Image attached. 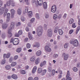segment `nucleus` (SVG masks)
<instances>
[{
  "instance_id": "f257e3e1",
  "label": "nucleus",
  "mask_w": 80,
  "mask_h": 80,
  "mask_svg": "<svg viewBox=\"0 0 80 80\" xmlns=\"http://www.w3.org/2000/svg\"><path fill=\"white\" fill-rule=\"evenodd\" d=\"M14 24L13 22H12L11 24L10 27L9 28L8 31V37L10 38L12 36V33H11V31L14 28Z\"/></svg>"
},
{
  "instance_id": "f03ea898",
  "label": "nucleus",
  "mask_w": 80,
  "mask_h": 80,
  "mask_svg": "<svg viewBox=\"0 0 80 80\" xmlns=\"http://www.w3.org/2000/svg\"><path fill=\"white\" fill-rule=\"evenodd\" d=\"M43 28L41 26H39L37 29V33L38 37H41L42 35Z\"/></svg>"
},
{
  "instance_id": "7ed1b4c3",
  "label": "nucleus",
  "mask_w": 80,
  "mask_h": 80,
  "mask_svg": "<svg viewBox=\"0 0 80 80\" xmlns=\"http://www.w3.org/2000/svg\"><path fill=\"white\" fill-rule=\"evenodd\" d=\"M10 42L12 43L14 45H16L19 43V40L18 38H15L14 39L12 38L10 40Z\"/></svg>"
},
{
  "instance_id": "20e7f679",
  "label": "nucleus",
  "mask_w": 80,
  "mask_h": 80,
  "mask_svg": "<svg viewBox=\"0 0 80 80\" xmlns=\"http://www.w3.org/2000/svg\"><path fill=\"white\" fill-rule=\"evenodd\" d=\"M48 36L49 37H51L52 36V29H49L48 30Z\"/></svg>"
},
{
  "instance_id": "39448f33",
  "label": "nucleus",
  "mask_w": 80,
  "mask_h": 80,
  "mask_svg": "<svg viewBox=\"0 0 80 80\" xmlns=\"http://www.w3.org/2000/svg\"><path fill=\"white\" fill-rule=\"evenodd\" d=\"M51 10L52 12L55 13V12H56V10H57V7H56V6L55 5H53L52 6Z\"/></svg>"
},
{
  "instance_id": "423d86ee",
  "label": "nucleus",
  "mask_w": 80,
  "mask_h": 80,
  "mask_svg": "<svg viewBox=\"0 0 80 80\" xmlns=\"http://www.w3.org/2000/svg\"><path fill=\"white\" fill-rule=\"evenodd\" d=\"M43 4V1H39L38 2H35V5L36 7H38V5L40 6Z\"/></svg>"
},
{
  "instance_id": "0eeeda50",
  "label": "nucleus",
  "mask_w": 80,
  "mask_h": 80,
  "mask_svg": "<svg viewBox=\"0 0 80 80\" xmlns=\"http://www.w3.org/2000/svg\"><path fill=\"white\" fill-rule=\"evenodd\" d=\"M73 46L74 47H77L78 45V42L77 39H75L74 40L73 43Z\"/></svg>"
},
{
  "instance_id": "6e6552de",
  "label": "nucleus",
  "mask_w": 80,
  "mask_h": 80,
  "mask_svg": "<svg viewBox=\"0 0 80 80\" xmlns=\"http://www.w3.org/2000/svg\"><path fill=\"white\" fill-rule=\"evenodd\" d=\"M3 57L4 58H8L10 57V53L8 52L7 54H4Z\"/></svg>"
},
{
  "instance_id": "1a4fd4ad",
  "label": "nucleus",
  "mask_w": 80,
  "mask_h": 80,
  "mask_svg": "<svg viewBox=\"0 0 80 80\" xmlns=\"http://www.w3.org/2000/svg\"><path fill=\"white\" fill-rule=\"evenodd\" d=\"M45 50L47 52H51V48L48 46H46L45 47Z\"/></svg>"
},
{
  "instance_id": "9d476101",
  "label": "nucleus",
  "mask_w": 80,
  "mask_h": 80,
  "mask_svg": "<svg viewBox=\"0 0 80 80\" xmlns=\"http://www.w3.org/2000/svg\"><path fill=\"white\" fill-rule=\"evenodd\" d=\"M10 12L11 13V18H13V15L15 13V10L13 9H12L11 10Z\"/></svg>"
},
{
  "instance_id": "9b49d317",
  "label": "nucleus",
  "mask_w": 80,
  "mask_h": 80,
  "mask_svg": "<svg viewBox=\"0 0 80 80\" xmlns=\"http://www.w3.org/2000/svg\"><path fill=\"white\" fill-rule=\"evenodd\" d=\"M12 3H13V0H10L7 2L6 4L7 6L8 7H10V5H11Z\"/></svg>"
},
{
  "instance_id": "f8f14e48",
  "label": "nucleus",
  "mask_w": 80,
  "mask_h": 80,
  "mask_svg": "<svg viewBox=\"0 0 80 80\" xmlns=\"http://www.w3.org/2000/svg\"><path fill=\"white\" fill-rule=\"evenodd\" d=\"M43 8L45 10H46V9L47 8V2H44L43 3Z\"/></svg>"
},
{
  "instance_id": "ddd939ff",
  "label": "nucleus",
  "mask_w": 80,
  "mask_h": 80,
  "mask_svg": "<svg viewBox=\"0 0 80 80\" xmlns=\"http://www.w3.org/2000/svg\"><path fill=\"white\" fill-rule=\"evenodd\" d=\"M11 77L13 78V79H15L16 80V79H17L18 78V77L17 76V75L16 74H13L11 76Z\"/></svg>"
},
{
  "instance_id": "4468645a",
  "label": "nucleus",
  "mask_w": 80,
  "mask_h": 80,
  "mask_svg": "<svg viewBox=\"0 0 80 80\" xmlns=\"http://www.w3.org/2000/svg\"><path fill=\"white\" fill-rule=\"evenodd\" d=\"M10 19V14L8 13L7 14V20L6 22H8V20H9Z\"/></svg>"
},
{
  "instance_id": "2eb2a0df",
  "label": "nucleus",
  "mask_w": 80,
  "mask_h": 80,
  "mask_svg": "<svg viewBox=\"0 0 80 80\" xmlns=\"http://www.w3.org/2000/svg\"><path fill=\"white\" fill-rule=\"evenodd\" d=\"M46 61H44L43 62H42L40 65V67H42L43 66H44L46 65Z\"/></svg>"
},
{
  "instance_id": "dca6fc26",
  "label": "nucleus",
  "mask_w": 80,
  "mask_h": 80,
  "mask_svg": "<svg viewBox=\"0 0 80 80\" xmlns=\"http://www.w3.org/2000/svg\"><path fill=\"white\" fill-rule=\"evenodd\" d=\"M28 15L29 18H31L32 17V16L33 15V13H32V11H30L28 13Z\"/></svg>"
},
{
  "instance_id": "f3484780",
  "label": "nucleus",
  "mask_w": 80,
  "mask_h": 80,
  "mask_svg": "<svg viewBox=\"0 0 80 80\" xmlns=\"http://www.w3.org/2000/svg\"><path fill=\"white\" fill-rule=\"evenodd\" d=\"M4 8H1L0 9V15H2L4 13Z\"/></svg>"
},
{
  "instance_id": "a211bd4d",
  "label": "nucleus",
  "mask_w": 80,
  "mask_h": 80,
  "mask_svg": "<svg viewBox=\"0 0 80 80\" xmlns=\"http://www.w3.org/2000/svg\"><path fill=\"white\" fill-rule=\"evenodd\" d=\"M40 62V58H38L36 59L35 61V63L36 65H38Z\"/></svg>"
},
{
  "instance_id": "6ab92c4d",
  "label": "nucleus",
  "mask_w": 80,
  "mask_h": 80,
  "mask_svg": "<svg viewBox=\"0 0 80 80\" xmlns=\"http://www.w3.org/2000/svg\"><path fill=\"white\" fill-rule=\"evenodd\" d=\"M42 54V52H41V51H38L36 54V55L37 57H39V56H40V55Z\"/></svg>"
},
{
  "instance_id": "aec40b11",
  "label": "nucleus",
  "mask_w": 80,
  "mask_h": 80,
  "mask_svg": "<svg viewBox=\"0 0 80 80\" xmlns=\"http://www.w3.org/2000/svg\"><path fill=\"white\" fill-rule=\"evenodd\" d=\"M36 58L35 56H33L32 57H31L30 58V60L31 62H33L34 61H35V60Z\"/></svg>"
},
{
  "instance_id": "412c9836",
  "label": "nucleus",
  "mask_w": 80,
  "mask_h": 80,
  "mask_svg": "<svg viewBox=\"0 0 80 80\" xmlns=\"http://www.w3.org/2000/svg\"><path fill=\"white\" fill-rule=\"evenodd\" d=\"M39 47H40V44L37 42L35 43V44H34L33 45V47H37V48H38Z\"/></svg>"
},
{
  "instance_id": "4be33fe9",
  "label": "nucleus",
  "mask_w": 80,
  "mask_h": 80,
  "mask_svg": "<svg viewBox=\"0 0 80 80\" xmlns=\"http://www.w3.org/2000/svg\"><path fill=\"white\" fill-rule=\"evenodd\" d=\"M37 70V67L35 66L33 68L32 70V73H34L35 72H36V71Z\"/></svg>"
},
{
  "instance_id": "5701e85b",
  "label": "nucleus",
  "mask_w": 80,
  "mask_h": 80,
  "mask_svg": "<svg viewBox=\"0 0 80 80\" xmlns=\"http://www.w3.org/2000/svg\"><path fill=\"white\" fill-rule=\"evenodd\" d=\"M46 72H47V70L46 69H44L41 72V75L42 76L44 75L46 73Z\"/></svg>"
},
{
  "instance_id": "b1692460",
  "label": "nucleus",
  "mask_w": 80,
  "mask_h": 80,
  "mask_svg": "<svg viewBox=\"0 0 80 80\" xmlns=\"http://www.w3.org/2000/svg\"><path fill=\"white\" fill-rule=\"evenodd\" d=\"M59 34L60 35H62L63 33V31L61 29H59L58 30Z\"/></svg>"
},
{
  "instance_id": "393cba45",
  "label": "nucleus",
  "mask_w": 80,
  "mask_h": 80,
  "mask_svg": "<svg viewBox=\"0 0 80 80\" xmlns=\"http://www.w3.org/2000/svg\"><path fill=\"white\" fill-rule=\"evenodd\" d=\"M7 27H8V25L7 24H4L2 25V28L3 29H5L7 28Z\"/></svg>"
},
{
  "instance_id": "a878e982",
  "label": "nucleus",
  "mask_w": 80,
  "mask_h": 80,
  "mask_svg": "<svg viewBox=\"0 0 80 80\" xmlns=\"http://www.w3.org/2000/svg\"><path fill=\"white\" fill-rule=\"evenodd\" d=\"M74 22V20L73 18H71L69 21V24H72L73 22Z\"/></svg>"
},
{
  "instance_id": "bb28decb",
  "label": "nucleus",
  "mask_w": 80,
  "mask_h": 80,
  "mask_svg": "<svg viewBox=\"0 0 80 80\" xmlns=\"http://www.w3.org/2000/svg\"><path fill=\"white\" fill-rule=\"evenodd\" d=\"M1 37L2 38H5V37H6V34H5V33H2L1 35Z\"/></svg>"
},
{
  "instance_id": "cd10ccee",
  "label": "nucleus",
  "mask_w": 80,
  "mask_h": 80,
  "mask_svg": "<svg viewBox=\"0 0 80 80\" xmlns=\"http://www.w3.org/2000/svg\"><path fill=\"white\" fill-rule=\"evenodd\" d=\"M68 54L65 55L64 58V60H67L68 59Z\"/></svg>"
},
{
  "instance_id": "c85d7f7f",
  "label": "nucleus",
  "mask_w": 80,
  "mask_h": 80,
  "mask_svg": "<svg viewBox=\"0 0 80 80\" xmlns=\"http://www.w3.org/2000/svg\"><path fill=\"white\" fill-rule=\"evenodd\" d=\"M5 68L6 69H7V70H10V68H11V67H10V65H8L6 66Z\"/></svg>"
},
{
  "instance_id": "c756f323",
  "label": "nucleus",
  "mask_w": 80,
  "mask_h": 80,
  "mask_svg": "<svg viewBox=\"0 0 80 80\" xmlns=\"http://www.w3.org/2000/svg\"><path fill=\"white\" fill-rule=\"evenodd\" d=\"M58 26H56L54 30V32L55 33H57V32H58Z\"/></svg>"
},
{
  "instance_id": "7c9ffc66",
  "label": "nucleus",
  "mask_w": 80,
  "mask_h": 80,
  "mask_svg": "<svg viewBox=\"0 0 80 80\" xmlns=\"http://www.w3.org/2000/svg\"><path fill=\"white\" fill-rule=\"evenodd\" d=\"M17 64V62H12L11 64V67H15V66Z\"/></svg>"
},
{
  "instance_id": "2f4dec72",
  "label": "nucleus",
  "mask_w": 80,
  "mask_h": 80,
  "mask_svg": "<svg viewBox=\"0 0 80 80\" xmlns=\"http://www.w3.org/2000/svg\"><path fill=\"white\" fill-rule=\"evenodd\" d=\"M21 73L22 75H24L26 73L25 71L23 70H21Z\"/></svg>"
},
{
  "instance_id": "473e14b6",
  "label": "nucleus",
  "mask_w": 80,
  "mask_h": 80,
  "mask_svg": "<svg viewBox=\"0 0 80 80\" xmlns=\"http://www.w3.org/2000/svg\"><path fill=\"white\" fill-rule=\"evenodd\" d=\"M48 72H51L52 71V67H48Z\"/></svg>"
},
{
  "instance_id": "72a5a7b5",
  "label": "nucleus",
  "mask_w": 80,
  "mask_h": 80,
  "mask_svg": "<svg viewBox=\"0 0 80 80\" xmlns=\"http://www.w3.org/2000/svg\"><path fill=\"white\" fill-rule=\"evenodd\" d=\"M20 30L18 34H15V37H18L20 35Z\"/></svg>"
},
{
  "instance_id": "f704fd0d",
  "label": "nucleus",
  "mask_w": 80,
  "mask_h": 80,
  "mask_svg": "<svg viewBox=\"0 0 80 80\" xmlns=\"http://www.w3.org/2000/svg\"><path fill=\"white\" fill-rule=\"evenodd\" d=\"M58 54H54L53 56V58H57L58 57Z\"/></svg>"
},
{
  "instance_id": "c9c22d12",
  "label": "nucleus",
  "mask_w": 80,
  "mask_h": 80,
  "mask_svg": "<svg viewBox=\"0 0 80 80\" xmlns=\"http://www.w3.org/2000/svg\"><path fill=\"white\" fill-rule=\"evenodd\" d=\"M38 72L39 73H41V72H42V68H39L38 69Z\"/></svg>"
},
{
  "instance_id": "e433bc0d",
  "label": "nucleus",
  "mask_w": 80,
  "mask_h": 80,
  "mask_svg": "<svg viewBox=\"0 0 80 80\" xmlns=\"http://www.w3.org/2000/svg\"><path fill=\"white\" fill-rule=\"evenodd\" d=\"M25 2L28 5L30 4V2L28 1V0H25Z\"/></svg>"
},
{
  "instance_id": "4c0bfd02",
  "label": "nucleus",
  "mask_w": 80,
  "mask_h": 80,
  "mask_svg": "<svg viewBox=\"0 0 80 80\" xmlns=\"http://www.w3.org/2000/svg\"><path fill=\"white\" fill-rule=\"evenodd\" d=\"M68 47V43H66L64 45V47L65 48H67Z\"/></svg>"
},
{
  "instance_id": "58836bf2",
  "label": "nucleus",
  "mask_w": 80,
  "mask_h": 80,
  "mask_svg": "<svg viewBox=\"0 0 80 80\" xmlns=\"http://www.w3.org/2000/svg\"><path fill=\"white\" fill-rule=\"evenodd\" d=\"M57 15L56 14L54 15V16H53V18L54 20H55L57 19Z\"/></svg>"
},
{
  "instance_id": "ea45409f",
  "label": "nucleus",
  "mask_w": 80,
  "mask_h": 80,
  "mask_svg": "<svg viewBox=\"0 0 80 80\" xmlns=\"http://www.w3.org/2000/svg\"><path fill=\"white\" fill-rule=\"evenodd\" d=\"M36 17L38 19H40V16H39V14L38 13H36Z\"/></svg>"
},
{
  "instance_id": "a19ab883",
  "label": "nucleus",
  "mask_w": 80,
  "mask_h": 80,
  "mask_svg": "<svg viewBox=\"0 0 80 80\" xmlns=\"http://www.w3.org/2000/svg\"><path fill=\"white\" fill-rule=\"evenodd\" d=\"M45 17L46 18H48L49 17V15L48 13H45Z\"/></svg>"
},
{
  "instance_id": "79ce46f5",
  "label": "nucleus",
  "mask_w": 80,
  "mask_h": 80,
  "mask_svg": "<svg viewBox=\"0 0 80 80\" xmlns=\"http://www.w3.org/2000/svg\"><path fill=\"white\" fill-rule=\"evenodd\" d=\"M34 21H35V18H32L30 20V22L31 23H33Z\"/></svg>"
},
{
  "instance_id": "37998d69",
  "label": "nucleus",
  "mask_w": 80,
  "mask_h": 80,
  "mask_svg": "<svg viewBox=\"0 0 80 80\" xmlns=\"http://www.w3.org/2000/svg\"><path fill=\"white\" fill-rule=\"evenodd\" d=\"M26 47L28 48H30L31 47V46L29 43H27Z\"/></svg>"
},
{
  "instance_id": "c03bdc74",
  "label": "nucleus",
  "mask_w": 80,
  "mask_h": 80,
  "mask_svg": "<svg viewBox=\"0 0 80 80\" xmlns=\"http://www.w3.org/2000/svg\"><path fill=\"white\" fill-rule=\"evenodd\" d=\"M6 62V60H3L1 62L2 64H5Z\"/></svg>"
},
{
  "instance_id": "a18cd8bd",
  "label": "nucleus",
  "mask_w": 80,
  "mask_h": 80,
  "mask_svg": "<svg viewBox=\"0 0 80 80\" xmlns=\"http://www.w3.org/2000/svg\"><path fill=\"white\" fill-rule=\"evenodd\" d=\"M79 30H80V27L78 26V29L76 30V34H77V33H78V31H79Z\"/></svg>"
},
{
  "instance_id": "49530a36",
  "label": "nucleus",
  "mask_w": 80,
  "mask_h": 80,
  "mask_svg": "<svg viewBox=\"0 0 80 80\" xmlns=\"http://www.w3.org/2000/svg\"><path fill=\"white\" fill-rule=\"evenodd\" d=\"M21 19L22 22H24L25 21V18L24 17H21Z\"/></svg>"
},
{
  "instance_id": "de8ad7c7",
  "label": "nucleus",
  "mask_w": 80,
  "mask_h": 80,
  "mask_svg": "<svg viewBox=\"0 0 80 80\" xmlns=\"http://www.w3.org/2000/svg\"><path fill=\"white\" fill-rule=\"evenodd\" d=\"M55 70L54 69L52 70V75H55Z\"/></svg>"
},
{
  "instance_id": "09e8293b",
  "label": "nucleus",
  "mask_w": 80,
  "mask_h": 80,
  "mask_svg": "<svg viewBox=\"0 0 80 80\" xmlns=\"http://www.w3.org/2000/svg\"><path fill=\"white\" fill-rule=\"evenodd\" d=\"M73 70L74 72H77L78 70V69L77 68H73Z\"/></svg>"
},
{
  "instance_id": "8fccbe9b",
  "label": "nucleus",
  "mask_w": 80,
  "mask_h": 80,
  "mask_svg": "<svg viewBox=\"0 0 80 80\" xmlns=\"http://www.w3.org/2000/svg\"><path fill=\"white\" fill-rule=\"evenodd\" d=\"M44 28L45 29V30H47V25H46V24H44Z\"/></svg>"
},
{
  "instance_id": "3c124183",
  "label": "nucleus",
  "mask_w": 80,
  "mask_h": 80,
  "mask_svg": "<svg viewBox=\"0 0 80 80\" xmlns=\"http://www.w3.org/2000/svg\"><path fill=\"white\" fill-rule=\"evenodd\" d=\"M77 27V26L75 25V23H73L72 26V28H76Z\"/></svg>"
},
{
  "instance_id": "603ef678",
  "label": "nucleus",
  "mask_w": 80,
  "mask_h": 80,
  "mask_svg": "<svg viewBox=\"0 0 80 80\" xmlns=\"http://www.w3.org/2000/svg\"><path fill=\"white\" fill-rule=\"evenodd\" d=\"M17 13L19 15L20 14V9H18L17 11Z\"/></svg>"
},
{
  "instance_id": "864d4df0",
  "label": "nucleus",
  "mask_w": 80,
  "mask_h": 80,
  "mask_svg": "<svg viewBox=\"0 0 80 80\" xmlns=\"http://www.w3.org/2000/svg\"><path fill=\"white\" fill-rule=\"evenodd\" d=\"M73 32V30L71 29L69 31V33L70 34H72Z\"/></svg>"
},
{
  "instance_id": "5fc2aeb1",
  "label": "nucleus",
  "mask_w": 80,
  "mask_h": 80,
  "mask_svg": "<svg viewBox=\"0 0 80 80\" xmlns=\"http://www.w3.org/2000/svg\"><path fill=\"white\" fill-rule=\"evenodd\" d=\"M62 74H59L58 75V78L60 79L61 78H62Z\"/></svg>"
},
{
  "instance_id": "6e6d98bb",
  "label": "nucleus",
  "mask_w": 80,
  "mask_h": 80,
  "mask_svg": "<svg viewBox=\"0 0 80 80\" xmlns=\"http://www.w3.org/2000/svg\"><path fill=\"white\" fill-rule=\"evenodd\" d=\"M17 52L18 53H20V48H19L16 50Z\"/></svg>"
},
{
  "instance_id": "4d7b16f0",
  "label": "nucleus",
  "mask_w": 80,
  "mask_h": 80,
  "mask_svg": "<svg viewBox=\"0 0 80 80\" xmlns=\"http://www.w3.org/2000/svg\"><path fill=\"white\" fill-rule=\"evenodd\" d=\"M12 4V7H15V3L13 2V1L12 3H11Z\"/></svg>"
},
{
  "instance_id": "13d9d810",
  "label": "nucleus",
  "mask_w": 80,
  "mask_h": 80,
  "mask_svg": "<svg viewBox=\"0 0 80 80\" xmlns=\"http://www.w3.org/2000/svg\"><path fill=\"white\" fill-rule=\"evenodd\" d=\"M25 12L26 13H28V8H26L25 9Z\"/></svg>"
},
{
  "instance_id": "bf43d9fd",
  "label": "nucleus",
  "mask_w": 80,
  "mask_h": 80,
  "mask_svg": "<svg viewBox=\"0 0 80 80\" xmlns=\"http://www.w3.org/2000/svg\"><path fill=\"white\" fill-rule=\"evenodd\" d=\"M18 58V56H15L14 58V60H17Z\"/></svg>"
},
{
  "instance_id": "052dcab7",
  "label": "nucleus",
  "mask_w": 80,
  "mask_h": 80,
  "mask_svg": "<svg viewBox=\"0 0 80 80\" xmlns=\"http://www.w3.org/2000/svg\"><path fill=\"white\" fill-rule=\"evenodd\" d=\"M61 17H62V16L61 15H59L58 17V20H60Z\"/></svg>"
},
{
  "instance_id": "680f3d73",
  "label": "nucleus",
  "mask_w": 80,
  "mask_h": 80,
  "mask_svg": "<svg viewBox=\"0 0 80 80\" xmlns=\"http://www.w3.org/2000/svg\"><path fill=\"white\" fill-rule=\"evenodd\" d=\"M30 40H32V38L33 37H32V35H31V36H28Z\"/></svg>"
},
{
  "instance_id": "e2e57ef3",
  "label": "nucleus",
  "mask_w": 80,
  "mask_h": 80,
  "mask_svg": "<svg viewBox=\"0 0 80 80\" xmlns=\"http://www.w3.org/2000/svg\"><path fill=\"white\" fill-rule=\"evenodd\" d=\"M77 67L78 68H79V67H80V63H78L77 64Z\"/></svg>"
},
{
  "instance_id": "0e129e2a",
  "label": "nucleus",
  "mask_w": 80,
  "mask_h": 80,
  "mask_svg": "<svg viewBox=\"0 0 80 80\" xmlns=\"http://www.w3.org/2000/svg\"><path fill=\"white\" fill-rule=\"evenodd\" d=\"M23 51L24 52H26V51H27V49L26 48H23Z\"/></svg>"
},
{
  "instance_id": "69168bd1",
  "label": "nucleus",
  "mask_w": 80,
  "mask_h": 80,
  "mask_svg": "<svg viewBox=\"0 0 80 80\" xmlns=\"http://www.w3.org/2000/svg\"><path fill=\"white\" fill-rule=\"evenodd\" d=\"M66 80H72V78L70 77H68L67 78Z\"/></svg>"
},
{
  "instance_id": "338daca9",
  "label": "nucleus",
  "mask_w": 80,
  "mask_h": 80,
  "mask_svg": "<svg viewBox=\"0 0 80 80\" xmlns=\"http://www.w3.org/2000/svg\"><path fill=\"white\" fill-rule=\"evenodd\" d=\"M28 80H33V78L32 77H30L28 78Z\"/></svg>"
},
{
  "instance_id": "774afa93",
  "label": "nucleus",
  "mask_w": 80,
  "mask_h": 80,
  "mask_svg": "<svg viewBox=\"0 0 80 80\" xmlns=\"http://www.w3.org/2000/svg\"><path fill=\"white\" fill-rule=\"evenodd\" d=\"M38 80V77H36L33 79V80Z\"/></svg>"
}]
</instances>
